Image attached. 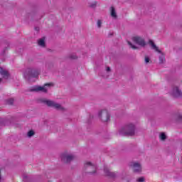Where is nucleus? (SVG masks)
Masks as SVG:
<instances>
[{"mask_svg":"<svg viewBox=\"0 0 182 182\" xmlns=\"http://www.w3.org/2000/svg\"><path fill=\"white\" fill-rule=\"evenodd\" d=\"M41 75V69L36 67L28 68L23 73V77L30 82L31 79H35Z\"/></svg>","mask_w":182,"mask_h":182,"instance_id":"1","label":"nucleus"},{"mask_svg":"<svg viewBox=\"0 0 182 182\" xmlns=\"http://www.w3.org/2000/svg\"><path fill=\"white\" fill-rule=\"evenodd\" d=\"M136 132V126L133 124H129L121 128L119 132L120 136H134Z\"/></svg>","mask_w":182,"mask_h":182,"instance_id":"2","label":"nucleus"},{"mask_svg":"<svg viewBox=\"0 0 182 182\" xmlns=\"http://www.w3.org/2000/svg\"><path fill=\"white\" fill-rule=\"evenodd\" d=\"M39 102H41V103H44V105H46L48 107H53L54 109H56V110H64L63 107H62L60 104L56 103L52 100L41 98L39 100Z\"/></svg>","mask_w":182,"mask_h":182,"instance_id":"3","label":"nucleus"},{"mask_svg":"<svg viewBox=\"0 0 182 182\" xmlns=\"http://www.w3.org/2000/svg\"><path fill=\"white\" fill-rule=\"evenodd\" d=\"M50 86H53V84L46 83L44 85V86L36 85V86L32 87L29 90V92H43V93H48V88L46 87H50Z\"/></svg>","mask_w":182,"mask_h":182,"instance_id":"4","label":"nucleus"},{"mask_svg":"<svg viewBox=\"0 0 182 182\" xmlns=\"http://www.w3.org/2000/svg\"><path fill=\"white\" fill-rule=\"evenodd\" d=\"M149 43L151 46V49H153L154 50H156V52H158V53L161 54V55L159 56V63L160 64L164 63V55H163V52H161V50H160V49H159V47H157V46H156V43H154V41H153L152 40H149Z\"/></svg>","mask_w":182,"mask_h":182,"instance_id":"5","label":"nucleus"},{"mask_svg":"<svg viewBox=\"0 0 182 182\" xmlns=\"http://www.w3.org/2000/svg\"><path fill=\"white\" fill-rule=\"evenodd\" d=\"M84 170H87L88 174H96L97 166L92 164V162H87L84 164Z\"/></svg>","mask_w":182,"mask_h":182,"instance_id":"6","label":"nucleus"},{"mask_svg":"<svg viewBox=\"0 0 182 182\" xmlns=\"http://www.w3.org/2000/svg\"><path fill=\"white\" fill-rule=\"evenodd\" d=\"M98 117L101 119L102 122H109L110 120V114L107 109H102L98 113Z\"/></svg>","mask_w":182,"mask_h":182,"instance_id":"7","label":"nucleus"},{"mask_svg":"<svg viewBox=\"0 0 182 182\" xmlns=\"http://www.w3.org/2000/svg\"><path fill=\"white\" fill-rule=\"evenodd\" d=\"M171 95L175 99H180V97H182V91L180 90V87L173 86Z\"/></svg>","mask_w":182,"mask_h":182,"instance_id":"8","label":"nucleus"},{"mask_svg":"<svg viewBox=\"0 0 182 182\" xmlns=\"http://www.w3.org/2000/svg\"><path fill=\"white\" fill-rule=\"evenodd\" d=\"M60 159L63 163H66L68 164L70 163V161H73V159H75V156L69 154H63L60 156Z\"/></svg>","mask_w":182,"mask_h":182,"instance_id":"9","label":"nucleus"},{"mask_svg":"<svg viewBox=\"0 0 182 182\" xmlns=\"http://www.w3.org/2000/svg\"><path fill=\"white\" fill-rule=\"evenodd\" d=\"M132 41L134 43H136V45L141 46V48H144L146 45H147V43H146V41L140 36H134L132 38Z\"/></svg>","mask_w":182,"mask_h":182,"instance_id":"10","label":"nucleus"},{"mask_svg":"<svg viewBox=\"0 0 182 182\" xmlns=\"http://www.w3.org/2000/svg\"><path fill=\"white\" fill-rule=\"evenodd\" d=\"M130 167H133L134 173H141V165L137 162L131 163Z\"/></svg>","mask_w":182,"mask_h":182,"instance_id":"11","label":"nucleus"},{"mask_svg":"<svg viewBox=\"0 0 182 182\" xmlns=\"http://www.w3.org/2000/svg\"><path fill=\"white\" fill-rule=\"evenodd\" d=\"M104 173L107 177H110V178H116L117 177V173L110 171L107 167L104 168Z\"/></svg>","mask_w":182,"mask_h":182,"instance_id":"12","label":"nucleus"},{"mask_svg":"<svg viewBox=\"0 0 182 182\" xmlns=\"http://www.w3.org/2000/svg\"><path fill=\"white\" fill-rule=\"evenodd\" d=\"M28 19H32L33 21H39L43 16H39V14L36 12H32L28 14Z\"/></svg>","mask_w":182,"mask_h":182,"instance_id":"13","label":"nucleus"},{"mask_svg":"<svg viewBox=\"0 0 182 182\" xmlns=\"http://www.w3.org/2000/svg\"><path fill=\"white\" fill-rule=\"evenodd\" d=\"M13 120L14 117H11V119L6 118L4 119L1 120L0 124L1 126H9V124H14Z\"/></svg>","mask_w":182,"mask_h":182,"instance_id":"14","label":"nucleus"},{"mask_svg":"<svg viewBox=\"0 0 182 182\" xmlns=\"http://www.w3.org/2000/svg\"><path fill=\"white\" fill-rule=\"evenodd\" d=\"M0 75L4 77V79H9L11 74L8 70H4L2 67H0Z\"/></svg>","mask_w":182,"mask_h":182,"instance_id":"15","label":"nucleus"},{"mask_svg":"<svg viewBox=\"0 0 182 182\" xmlns=\"http://www.w3.org/2000/svg\"><path fill=\"white\" fill-rule=\"evenodd\" d=\"M23 182H31V181H33V178H32V177L28 176L27 174H23Z\"/></svg>","mask_w":182,"mask_h":182,"instance_id":"16","label":"nucleus"},{"mask_svg":"<svg viewBox=\"0 0 182 182\" xmlns=\"http://www.w3.org/2000/svg\"><path fill=\"white\" fill-rule=\"evenodd\" d=\"M38 44L39 45V46H41V48H45V46H46V43L45 42V37L40 38L38 41Z\"/></svg>","mask_w":182,"mask_h":182,"instance_id":"17","label":"nucleus"},{"mask_svg":"<svg viewBox=\"0 0 182 182\" xmlns=\"http://www.w3.org/2000/svg\"><path fill=\"white\" fill-rule=\"evenodd\" d=\"M110 13L112 18H114L115 19L116 18H117V14H116V9H114V7L111 6Z\"/></svg>","mask_w":182,"mask_h":182,"instance_id":"18","label":"nucleus"},{"mask_svg":"<svg viewBox=\"0 0 182 182\" xmlns=\"http://www.w3.org/2000/svg\"><path fill=\"white\" fill-rule=\"evenodd\" d=\"M159 139L162 141H164L165 140L167 139V135H166V133L161 132L159 135Z\"/></svg>","mask_w":182,"mask_h":182,"instance_id":"19","label":"nucleus"},{"mask_svg":"<svg viewBox=\"0 0 182 182\" xmlns=\"http://www.w3.org/2000/svg\"><path fill=\"white\" fill-rule=\"evenodd\" d=\"M46 69H52L53 68V63L48 61L46 63Z\"/></svg>","mask_w":182,"mask_h":182,"instance_id":"20","label":"nucleus"},{"mask_svg":"<svg viewBox=\"0 0 182 182\" xmlns=\"http://www.w3.org/2000/svg\"><path fill=\"white\" fill-rule=\"evenodd\" d=\"M33 136H35V131L33 130H29L28 132H27V137H33Z\"/></svg>","mask_w":182,"mask_h":182,"instance_id":"21","label":"nucleus"},{"mask_svg":"<svg viewBox=\"0 0 182 182\" xmlns=\"http://www.w3.org/2000/svg\"><path fill=\"white\" fill-rule=\"evenodd\" d=\"M14 98H9V99L6 100V103L7 105H14Z\"/></svg>","mask_w":182,"mask_h":182,"instance_id":"22","label":"nucleus"},{"mask_svg":"<svg viewBox=\"0 0 182 182\" xmlns=\"http://www.w3.org/2000/svg\"><path fill=\"white\" fill-rule=\"evenodd\" d=\"M97 6V2L90 3V8H92V9H95Z\"/></svg>","mask_w":182,"mask_h":182,"instance_id":"23","label":"nucleus"},{"mask_svg":"<svg viewBox=\"0 0 182 182\" xmlns=\"http://www.w3.org/2000/svg\"><path fill=\"white\" fill-rule=\"evenodd\" d=\"M128 45L130 46V47L132 48V49H139V47L133 45V43H132V42L130 41H128Z\"/></svg>","mask_w":182,"mask_h":182,"instance_id":"24","label":"nucleus"},{"mask_svg":"<svg viewBox=\"0 0 182 182\" xmlns=\"http://www.w3.org/2000/svg\"><path fill=\"white\" fill-rule=\"evenodd\" d=\"M69 59H71L72 60H75V59H77V56L75 54H70L68 56Z\"/></svg>","mask_w":182,"mask_h":182,"instance_id":"25","label":"nucleus"},{"mask_svg":"<svg viewBox=\"0 0 182 182\" xmlns=\"http://www.w3.org/2000/svg\"><path fill=\"white\" fill-rule=\"evenodd\" d=\"M144 62H145L146 65H147V63H150V57L145 56Z\"/></svg>","mask_w":182,"mask_h":182,"instance_id":"26","label":"nucleus"},{"mask_svg":"<svg viewBox=\"0 0 182 182\" xmlns=\"http://www.w3.org/2000/svg\"><path fill=\"white\" fill-rule=\"evenodd\" d=\"M177 122H182V114H178L176 118Z\"/></svg>","mask_w":182,"mask_h":182,"instance_id":"27","label":"nucleus"},{"mask_svg":"<svg viewBox=\"0 0 182 182\" xmlns=\"http://www.w3.org/2000/svg\"><path fill=\"white\" fill-rule=\"evenodd\" d=\"M97 25L98 28H102V21L101 20H97Z\"/></svg>","mask_w":182,"mask_h":182,"instance_id":"28","label":"nucleus"},{"mask_svg":"<svg viewBox=\"0 0 182 182\" xmlns=\"http://www.w3.org/2000/svg\"><path fill=\"white\" fill-rule=\"evenodd\" d=\"M92 119H93V116L92 115H90V117H89V119L87 120L88 124H90V123H92Z\"/></svg>","mask_w":182,"mask_h":182,"instance_id":"29","label":"nucleus"},{"mask_svg":"<svg viewBox=\"0 0 182 182\" xmlns=\"http://www.w3.org/2000/svg\"><path fill=\"white\" fill-rule=\"evenodd\" d=\"M8 49V47H5L3 50L1 51V55L4 56L5 55V52H6V50Z\"/></svg>","mask_w":182,"mask_h":182,"instance_id":"30","label":"nucleus"},{"mask_svg":"<svg viewBox=\"0 0 182 182\" xmlns=\"http://www.w3.org/2000/svg\"><path fill=\"white\" fill-rule=\"evenodd\" d=\"M137 182H144V177H140L136 179Z\"/></svg>","mask_w":182,"mask_h":182,"instance_id":"31","label":"nucleus"},{"mask_svg":"<svg viewBox=\"0 0 182 182\" xmlns=\"http://www.w3.org/2000/svg\"><path fill=\"white\" fill-rule=\"evenodd\" d=\"M110 67H107L106 71L107 72H110Z\"/></svg>","mask_w":182,"mask_h":182,"instance_id":"32","label":"nucleus"},{"mask_svg":"<svg viewBox=\"0 0 182 182\" xmlns=\"http://www.w3.org/2000/svg\"><path fill=\"white\" fill-rule=\"evenodd\" d=\"M35 31H36L37 32H39V27H35Z\"/></svg>","mask_w":182,"mask_h":182,"instance_id":"33","label":"nucleus"},{"mask_svg":"<svg viewBox=\"0 0 182 182\" xmlns=\"http://www.w3.org/2000/svg\"><path fill=\"white\" fill-rule=\"evenodd\" d=\"M109 35H110V36H113V33H110Z\"/></svg>","mask_w":182,"mask_h":182,"instance_id":"34","label":"nucleus"},{"mask_svg":"<svg viewBox=\"0 0 182 182\" xmlns=\"http://www.w3.org/2000/svg\"><path fill=\"white\" fill-rule=\"evenodd\" d=\"M0 82H2V79L1 78H0Z\"/></svg>","mask_w":182,"mask_h":182,"instance_id":"35","label":"nucleus"}]
</instances>
